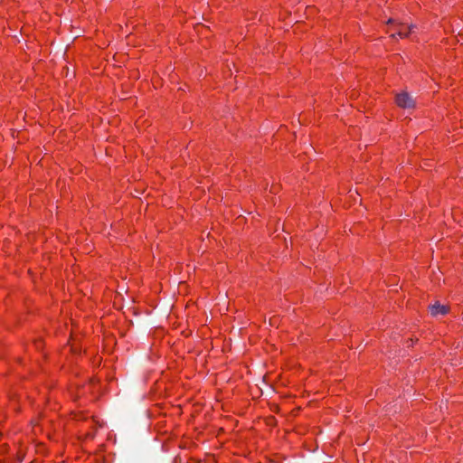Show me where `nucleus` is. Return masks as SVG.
Here are the masks:
<instances>
[{"mask_svg": "<svg viewBox=\"0 0 463 463\" xmlns=\"http://www.w3.org/2000/svg\"><path fill=\"white\" fill-rule=\"evenodd\" d=\"M396 104L402 109H412L415 107V100L411 94L402 91L396 95Z\"/></svg>", "mask_w": 463, "mask_h": 463, "instance_id": "obj_1", "label": "nucleus"}, {"mask_svg": "<svg viewBox=\"0 0 463 463\" xmlns=\"http://www.w3.org/2000/svg\"><path fill=\"white\" fill-rule=\"evenodd\" d=\"M402 26H403V24L402 23H399L397 24V35L400 36L401 38H405L407 37L411 33H409V31L407 33H404V31H402ZM391 37L392 38H395L396 37V33H392L391 34Z\"/></svg>", "mask_w": 463, "mask_h": 463, "instance_id": "obj_3", "label": "nucleus"}, {"mask_svg": "<svg viewBox=\"0 0 463 463\" xmlns=\"http://www.w3.org/2000/svg\"><path fill=\"white\" fill-rule=\"evenodd\" d=\"M429 309L432 317L444 316L449 312V307L441 305L438 301L430 305Z\"/></svg>", "mask_w": 463, "mask_h": 463, "instance_id": "obj_2", "label": "nucleus"}, {"mask_svg": "<svg viewBox=\"0 0 463 463\" xmlns=\"http://www.w3.org/2000/svg\"><path fill=\"white\" fill-rule=\"evenodd\" d=\"M393 23H394V20H393V19H392V18H391V19H389V20L387 21V24H393Z\"/></svg>", "mask_w": 463, "mask_h": 463, "instance_id": "obj_5", "label": "nucleus"}, {"mask_svg": "<svg viewBox=\"0 0 463 463\" xmlns=\"http://www.w3.org/2000/svg\"><path fill=\"white\" fill-rule=\"evenodd\" d=\"M416 27H417V26H416V24H410V25L408 26L409 33H413V30H414Z\"/></svg>", "mask_w": 463, "mask_h": 463, "instance_id": "obj_4", "label": "nucleus"}]
</instances>
